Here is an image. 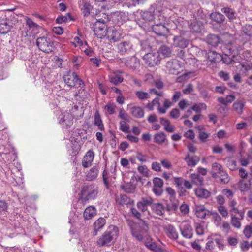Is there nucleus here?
<instances>
[{"label":"nucleus","mask_w":252,"mask_h":252,"mask_svg":"<svg viewBox=\"0 0 252 252\" xmlns=\"http://www.w3.org/2000/svg\"><path fill=\"white\" fill-rule=\"evenodd\" d=\"M15 9H8L5 11L3 15H0V33L5 34L7 33L17 22L18 20L15 18L14 14L9 15L8 13L13 11Z\"/></svg>","instance_id":"f257e3e1"},{"label":"nucleus","mask_w":252,"mask_h":252,"mask_svg":"<svg viewBox=\"0 0 252 252\" xmlns=\"http://www.w3.org/2000/svg\"><path fill=\"white\" fill-rule=\"evenodd\" d=\"M98 192V187L94 184H85L81 188L79 201L83 204L88 200L95 199Z\"/></svg>","instance_id":"f03ea898"},{"label":"nucleus","mask_w":252,"mask_h":252,"mask_svg":"<svg viewBox=\"0 0 252 252\" xmlns=\"http://www.w3.org/2000/svg\"><path fill=\"white\" fill-rule=\"evenodd\" d=\"M119 229L115 225H110L103 234L99 237L96 245L100 247L108 246L118 236Z\"/></svg>","instance_id":"7ed1b4c3"},{"label":"nucleus","mask_w":252,"mask_h":252,"mask_svg":"<svg viewBox=\"0 0 252 252\" xmlns=\"http://www.w3.org/2000/svg\"><path fill=\"white\" fill-rule=\"evenodd\" d=\"M64 81L65 84L69 87H76L77 88H80L78 93L74 94L75 97L80 96L81 94L84 91V83L80 79L78 75L75 72H69L67 75L64 76Z\"/></svg>","instance_id":"20e7f679"},{"label":"nucleus","mask_w":252,"mask_h":252,"mask_svg":"<svg viewBox=\"0 0 252 252\" xmlns=\"http://www.w3.org/2000/svg\"><path fill=\"white\" fill-rule=\"evenodd\" d=\"M36 44L41 51L45 53L51 52L54 48L53 41L47 37L38 38L36 40Z\"/></svg>","instance_id":"39448f33"},{"label":"nucleus","mask_w":252,"mask_h":252,"mask_svg":"<svg viewBox=\"0 0 252 252\" xmlns=\"http://www.w3.org/2000/svg\"><path fill=\"white\" fill-rule=\"evenodd\" d=\"M145 63L150 67L158 65L160 62L158 52H152L146 54L143 57Z\"/></svg>","instance_id":"423d86ee"},{"label":"nucleus","mask_w":252,"mask_h":252,"mask_svg":"<svg viewBox=\"0 0 252 252\" xmlns=\"http://www.w3.org/2000/svg\"><path fill=\"white\" fill-rule=\"evenodd\" d=\"M121 62L130 69L135 70L140 66V60L135 56L124 58L121 59Z\"/></svg>","instance_id":"0eeeda50"},{"label":"nucleus","mask_w":252,"mask_h":252,"mask_svg":"<svg viewBox=\"0 0 252 252\" xmlns=\"http://www.w3.org/2000/svg\"><path fill=\"white\" fill-rule=\"evenodd\" d=\"M107 32L106 24L100 21H97L94 25V32L99 38H102L106 36Z\"/></svg>","instance_id":"6e6552de"},{"label":"nucleus","mask_w":252,"mask_h":252,"mask_svg":"<svg viewBox=\"0 0 252 252\" xmlns=\"http://www.w3.org/2000/svg\"><path fill=\"white\" fill-rule=\"evenodd\" d=\"M111 42H117L120 40L122 37L121 32L114 28L109 27L107 29L106 36Z\"/></svg>","instance_id":"1a4fd4ad"},{"label":"nucleus","mask_w":252,"mask_h":252,"mask_svg":"<svg viewBox=\"0 0 252 252\" xmlns=\"http://www.w3.org/2000/svg\"><path fill=\"white\" fill-rule=\"evenodd\" d=\"M163 230L166 236L172 240H176L178 237V233L174 226L171 224H166L163 226Z\"/></svg>","instance_id":"9d476101"},{"label":"nucleus","mask_w":252,"mask_h":252,"mask_svg":"<svg viewBox=\"0 0 252 252\" xmlns=\"http://www.w3.org/2000/svg\"><path fill=\"white\" fill-rule=\"evenodd\" d=\"M117 48L122 55L129 54L133 50V45L129 41H124L117 44Z\"/></svg>","instance_id":"9b49d317"},{"label":"nucleus","mask_w":252,"mask_h":252,"mask_svg":"<svg viewBox=\"0 0 252 252\" xmlns=\"http://www.w3.org/2000/svg\"><path fill=\"white\" fill-rule=\"evenodd\" d=\"M73 116L68 112H64L60 116V123L63 128H68L73 124Z\"/></svg>","instance_id":"f8f14e48"},{"label":"nucleus","mask_w":252,"mask_h":252,"mask_svg":"<svg viewBox=\"0 0 252 252\" xmlns=\"http://www.w3.org/2000/svg\"><path fill=\"white\" fill-rule=\"evenodd\" d=\"M180 231L182 235L187 239H190L193 236L192 227L187 221H183L180 225Z\"/></svg>","instance_id":"ddd939ff"},{"label":"nucleus","mask_w":252,"mask_h":252,"mask_svg":"<svg viewBox=\"0 0 252 252\" xmlns=\"http://www.w3.org/2000/svg\"><path fill=\"white\" fill-rule=\"evenodd\" d=\"M124 72L121 70H115L110 72L109 75V79L110 82L114 84L117 85L123 81L124 78L121 75Z\"/></svg>","instance_id":"4468645a"},{"label":"nucleus","mask_w":252,"mask_h":252,"mask_svg":"<svg viewBox=\"0 0 252 252\" xmlns=\"http://www.w3.org/2000/svg\"><path fill=\"white\" fill-rule=\"evenodd\" d=\"M193 211L196 216L200 219L206 218L210 214V211L202 205H195L193 208Z\"/></svg>","instance_id":"2eb2a0df"},{"label":"nucleus","mask_w":252,"mask_h":252,"mask_svg":"<svg viewBox=\"0 0 252 252\" xmlns=\"http://www.w3.org/2000/svg\"><path fill=\"white\" fill-rule=\"evenodd\" d=\"M153 203V199L150 197H142L141 200L137 203V207L139 210L145 212L147 210L148 206H152Z\"/></svg>","instance_id":"dca6fc26"},{"label":"nucleus","mask_w":252,"mask_h":252,"mask_svg":"<svg viewBox=\"0 0 252 252\" xmlns=\"http://www.w3.org/2000/svg\"><path fill=\"white\" fill-rule=\"evenodd\" d=\"M153 31L158 35L166 36L168 33V29L164 24L155 23L152 27Z\"/></svg>","instance_id":"f3484780"},{"label":"nucleus","mask_w":252,"mask_h":252,"mask_svg":"<svg viewBox=\"0 0 252 252\" xmlns=\"http://www.w3.org/2000/svg\"><path fill=\"white\" fill-rule=\"evenodd\" d=\"M154 187L153 191L156 195L159 196L162 193V187L163 186V182L162 180L158 177L155 178L153 179Z\"/></svg>","instance_id":"a211bd4d"},{"label":"nucleus","mask_w":252,"mask_h":252,"mask_svg":"<svg viewBox=\"0 0 252 252\" xmlns=\"http://www.w3.org/2000/svg\"><path fill=\"white\" fill-rule=\"evenodd\" d=\"M166 68L170 73L176 74L178 72L179 69L181 67L179 62L176 60H172L167 62Z\"/></svg>","instance_id":"6ab92c4d"},{"label":"nucleus","mask_w":252,"mask_h":252,"mask_svg":"<svg viewBox=\"0 0 252 252\" xmlns=\"http://www.w3.org/2000/svg\"><path fill=\"white\" fill-rule=\"evenodd\" d=\"M94 153L91 150L87 152L82 160V165L84 167L87 168L90 166L94 158Z\"/></svg>","instance_id":"aec40b11"},{"label":"nucleus","mask_w":252,"mask_h":252,"mask_svg":"<svg viewBox=\"0 0 252 252\" xmlns=\"http://www.w3.org/2000/svg\"><path fill=\"white\" fill-rule=\"evenodd\" d=\"M184 160L188 166L194 167L200 161V158L196 155L190 156L189 154H188L185 157Z\"/></svg>","instance_id":"412c9836"},{"label":"nucleus","mask_w":252,"mask_h":252,"mask_svg":"<svg viewBox=\"0 0 252 252\" xmlns=\"http://www.w3.org/2000/svg\"><path fill=\"white\" fill-rule=\"evenodd\" d=\"M173 40V44L175 47L185 48L188 45V41L181 36H175Z\"/></svg>","instance_id":"4be33fe9"},{"label":"nucleus","mask_w":252,"mask_h":252,"mask_svg":"<svg viewBox=\"0 0 252 252\" xmlns=\"http://www.w3.org/2000/svg\"><path fill=\"white\" fill-rule=\"evenodd\" d=\"M99 167L98 166H94L87 172L86 179L88 181H92L96 179L98 176Z\"/></svg>","instance_id":"5701e85b"},{"label":"nucleus","mask_w":252,"mask_h":252,"mask_svg":"<svg viewBox=\"0 0 252 252\" xmlns=\"http://www.w3.org/2000/svg\"><path fill=\"white\" fill-rule=\"evenodd\" d=\"M198 131V138L202 142H206L210 134L206 132L204 127L199 126L196 127Z\"/></svg>","instance_id":"b1692460"},{"label":"nucleus","mask_w":252,"mask_h":252,"mask_svg":"<svg viewBox=\"0 0 252 252\" xmlns=\"http://www.w3.org/2000/svg\"><path fill=\"white\" fill-rule=\"evenodd\" d=\"M79 4L81 7V11L84 16H88L90 13L91 6L90 4L84 0H81L79 1Z\"/></svg>","instance_id":"393cba45"},{"label":"nucleus","mask_w":252,"mask_h":252,"mask_svg":"<svg viewBox=\"0 0 252 252\" xmlns=\"http://www.w3.org/2000/svg\"><path fill=\"white\" fill-rule=\"evenodd\" d=\"M96 213V210L94 207L91 206L85 210L83 216L85 219L89 220L94 217Z\"/></svg>","instance_id":"a878e982"},{"label":"nucleus","mask_w":252,"mask_h":252,"mask_svg":"<svg viewBox=\"0 0 252 252\" xmlns=\"http://www.w3.org/2000/svg\"><path fill=\"white\" fill-rule=\"evenodd\" d=\"M235 99V96L233 94L227 95L225 97H218V101L225 106L231 103Z\"/></svg>","instance_id":"bb28decb"},{"label":"nucleus","mask_w":252,"mask_h":252,"mask_svg":"<svg viewBox=\"0 0 252 252\" xmlns=\"http://www.w3.org/2000/svg\"><path fill=\"white\" fill-rule=\"evenodd\" d=\"M130 112L133 117L137 118H141L144 115L143 110L139 106H133L130 108Z\"/></svg>","instance_id":"cd10ccee"},{"label":"nucleus","mask_w":252,"mask_h":252,"mask_svg":"<svg viewBox=\"0 0 252 252\" xmlns=\"http://www.w3.org/2000/svg\"><path fill=\"white\" fill-rule=\"evenodd\" d=\"M245 105V104L243 101L237 100L233 103L232 108L237 114L241 115L243 112V109Z\"/></svg>","instance_id":"c85d7f7f"},{"label":"nucleus","mask_w":252,"mask_h":252,"mask_svg":"<svg viewBox=\"0 0 252 252\" xmlns=\"http://www.w3.org/2000/svg\"><path fill=\"white\" fill-rule=\"evenodd\" d=\"M153 211L158 215H162L165 212V208L161 203H153L152 205Z\"/></svg>","instance_id":"c756f323"},{"label":"nucleus","mask_w":252,"mask_h":252,"mask_svg":"<svg viewBox=\"0 0 252 252\" xmlns=\"http://www.w3.org/2000/svg\"><path fill=\"white\" fill-rule=\"evenodd\" d=\"M196 195L202 198H207L210 196V192L205 189L199 188L195 190Z\"/></svg>","instance_id":"7c9ffc66"},{"label":"nucleus","mask_w":252,"mask_h":252,"mask_svg":"<svg viewBox=\"0 0 252 252\" xmlns=\"http://www.w3.org/2000/svg\"><path fill=\"white\" fill-rule=\"evenodd\" d=\"M94 123L98 127V129L102 131L104 130V125L98 111L95 113Z\"/></svg>","instance_id":"2f4dec72"},{"label":"nucleus","mask_w":252,"mask_h":252,"mask_svg":"<svg viewBox=\"0 0 252 252\" xmlns=\"http://www.w3.org/2000/svg\"><path fill=\"white\" fill-rule=\"evenodd\" d=\"M219 178L220 181L222 184H227L229 181V178L227 173L225 171H220L215 173V176Z\"/></svg>","instance_id":"473e14b6"},{"label":"nucleus","mask_w":252,"mask_h":252,"mask_svg":"<svg viewBox=\"0 0 252 252\" xmlns=\"http://www.w3.org/2000/svg\"><path fill=\"white\" fill-rule=\"evenodd\" d=\"M237 203L235 200H231L229 203V206L231 208L230 212L238 214L240 215L241 219H243L244 218V214L241 212L236 207Z\"/></svg>","instance_id":"72a5a7b5"},{"label":"nucleus","mask_w":252,"mask_h":252,"mask_svg":"<svg viewBox=\"0 0 252 252\" xmlns=\"http://www.w3.org/2000/svg\"><path fill=\"white\" fill-rule=\"evenodd\" d=\"M251 183L250 181H246L243 180L239 182L238 188L241 192H247L250 189Z\"/></svg>","instance_id":"f704fd0d"},{"label":"nucleus","mask_w":252,"mask_h":252,"mask_svg":"<svg viewBox=\"0 0 252 252\" xmlns=\"http://www.w3.org/2000/svg\"><path fill=\"white\" fill-rule=\"evenodd\" d=\"M207 58L211 62H217L221 60V56L215 51H210L207 54Z\"/></svg>","instance_id":"c9c22d12"},{"label":"nucleus","mask_w":252,"mask_h":252,"mask_svg":"<svg viewBox=\"0 0 252 252\" xmlns=\"http://www.w3.org/2000/svg\"><path fill=\"white\" fill-rule=\"evenodd\" d=\"M213 240L220 250H224L225 245L223 244V238L221 236L215 234L213 235Z\"/></svg>","instance_id":"e433bc0d"},{"label":"nucleus","mask_w":252,"mask_h":252,"mask_svg":"<svg viewBox=\"0 0 252 252\" xmlns=\"http://www.w3.org/2000/svg\"><path fill=\"white\" fill-rule=\"evenodd\" d=\"M191 182L193 184L196 185H201L203 182V178L201 177L199 174L193 173L190 176Z\"/></svg>","instance_id":"4c0bfd02"},{"label":"nucleus","mask_w":252,"mask_h":252,"mask_svg":"<svg viewBox=\"0 0 252 252\" xmlns=\"http://www.w3.org/2000/svg\"><path fill=\"white\" fill-rule=\"evenodd\" d=\"M220 42L219 37L214 34H210L207 37V43L212 46H216Z\"/></svg>","instance_id":"58836bf2"},{"label":"nucleus","mask_w":252,"mask_h":252,"mask_svg":"<svg viewBox=\"0 0 252 252\" xmlns=\"http://www.w3.org/2000/svg\"><path fill=\"white\" fill-rule=\"evenodd\" d=\"M146 246L150 250L155 252H163L162 249L161 247L158 246L157 244L155 242H147L146 243Z\"/></svg>","instance_id":"ea45409f"},{"label":"nucleus","mask_w":252,"mask_h":252,"mask_svg":"<svg viewBox=\"0 0 252 252\" xmlns=\"http://www.w3.org/2000/svg\"><path fill=\"white\" fill-rule=\"evenodd\" d=\"M160 123L164 126V129L169 132H172L174 131L173 126L170 125L169 120L163 118L160 119Z\"/></svg>","instance_id":"a19ab883"},{"label":"nucleus","mask_w":252,"mask_h":252,"mask_svg":"<svg viewBox=\"0 0 252 252\" xmlns=\"http://www.w3.org/2000/svg\"><path fill=\"white\" fill-rule=\"evenodd\" d=\"M166 139V135L164 132H159L154 135V141L159 144L163 143Z\"/></svg>","instance_id":"79ce46f5"},{"label":"nucleus","mask_w":252,"mask_h":252,"mask_svg":"<svg viewBox=\"0 0 252 252\" xmlns=\"http://www.w3.org/2000/svg\"><path fill=\"white\" fill-rule=\"evenodd\" d=\"M106 220L104 218L100 217L94 223V229L97 231L101 229L105 224Z\"/></svg>","instance_id":"37998d69"},{"label":"nucleus","mask_w":252,"mask_h":252,"mask_svg":"<svg viewBox=\"0 0 252 252\" xmlns=\"http://www.w3.org/2000/svg\"><path fill=\"white\" fill-rule=\"evenodd\" d=\"M128 121L129 120H122L120 122V129L125 133H129L130 132L129 125L127 124Z\"/></svg>","instance_id":"c03bdc74"},{"label":"nucleus","mask_w":252,"mask_h":252,"mask_svg":"<svg viewBox=\"0 0 252 252\" xmlns=\"http://www.w3.org/2000/svg\"><path fill=\"white\" fill-rule=\"evenodd\" d=\"M158 52L159 53V55L161 54L164 57H168L170 56L172 50L169 47L163 45L160 47Z\"/></svg>","instance_id":"a18cd8bd"},{"label":"nucleus","mask_w":252,"mask_h":252,"mask_svg":"<svg viewBox=\"0 0 252 252\" xmlns=\"http://www.w3.org/2000/svg\"><path fill=\"white\" fill-rule=\"evenodd\" d=\"M116 105L113 103L108 102L104 107L106 114L112 115L115 113Z\"/></svg>","instance_id":"49530a36"},{"label":"nucleus","mask_w":252,"mask_h":252,"mask_svg":"<svg viewBox=\"0 0 252 252\" xmlns=\"http://www.w3.org/2000/svg\"><path fill=\"white\" fill-rule=\"evenodd\" d=\"M203 24L202 22L198 21H194L190 24V28L192 32H200L202 29Z\"/></svg>","instance_id":"de8ad7c7"},{"label":"nucleus","mask_w":252,"mask_h":252,"mask_svg":"<svg viewBox=\"0 0 252 252\" xmlns=\"http://www.w3.org/2000/svg\"><path fill=\"white\" fill-rule=\"evenodd\" d=\"M135 95L140 100H144L150 98V95L147 92L143 91H137L135 92Z\"/></svg>","instance_id":"09e8293b"},{"label":"nucleus","mask_w":252,"mask_h":252,"mask_svg":"<svg viewBox=\"0 0 252 252\" xmlns=\"http://www.w3.org/2000/svg\"><path fill=\"white\" fill-rule=\"evenodd\" d=\"M231 223L232 226L234 227L237 229H240L241 228V223L240 221V219L233 215H231Z\"/></svg>","instance_id":"8fccbe9b"},{"label":"nucleus","mask_w":252,"mask_h":252,"mask_svg":"<svg viewBox=\"0 0 252 252\" xmlns=\"http://www.w3.org/2000/svg\"><path fill=\"white\" fill-rule=\"evenodd\" d=\"M210 16L213 20L218 23L222 22L224 19V16L220 13H213Z\"/></svg>","instance_id":"3c124183"},{"label":"nucleus","mask_w":252,"mask_h":252,"mask_svg":"<svg viewBox=\"0 0 252 252\" xmlns=\"http://www.w3.org/2000/svg\"><path fill=\"white\" fill-rule=\"evenodd\" d=\"M70 146L71 147V149L70 150L71 151L70 154L76 155L78 153V151L79 149L80 146L79 144L75 141L73 142L71 141L70 144Z\"/></svg>","instance_id":"603ef678"},{"label":"nucleus","mask_w":252,"mask_h":252,"mask_svg":"<svg viewBox=\"0 0 252 252\" xmlns=\"http://www.w3.org/2000/svg\"><path fill=\"white\" fill-rule=\"evenodd\" d=\"M142 17L145 21L149 22L152 21L154 18L153 13L149 11L144 12L142 14Z\"/></svg>","instance_id":"864d4df0"},{"label":"nucleus","mask_w":252,"mask_h":252,"mask_svg":"<svg viewBox=\"0 0 252 252\" xmlns=\"http://www.w3.org/2000/svg\"><path fill=\"white\" fill-rule=\"evenodd\" d=\"M222 11L230 19H233L235 17V13L233 12L232 9L229 8H224Z\"/></svg>","instance_id":"5fc2aeb1"},{"label":"nucleus","mask_w":252,"mask_h":252,"mask_svg":"<svg viewBox=\"0 0 252 252\" xmlns=\"http://www.w3.org/2000/svg\"><path fill=\"white\" fill-rule=\"evenodd\" d=\"M243 234L245 237L247 238H249L252 235V224L251 223L250 225H247L245 226Z\"/></svg>","instance_id":"6e6d98bb"},{"label":"nucleus","mask_w":252,"mask_h":252,"mask_svg":"<svg viewBox=\"0 0 252 252\" xmlns=\"http://www.w3.org/2000/svg\"><path fill=\"white\" fill-rule=\"evenodd\" d=\"M227 243L229 246L235 247L238 243V239L236 237L229 236L227 238Z\"/></svg>","instance_id":"4d7b16f0"},{"label":"nucleus","mask_w":252,"mask_h":252,"mask_svg":"<svg viewBox=\"0 0 252 252\" xmlns=\"http://www.w3.org/2000/svg\"><path fill=\"white\" fill-rule=\"evenodd\" d=\"M208 217H211L212 219L217 222H219L221 220V217L218 214L217 212H211L210 211V214H209Z\"/></svg>","instance_id":"13d9d810"},{"label":"nucleus","mask_w":252,"mask_h":252,"mask_svg":"<svg viewBox=\"0 0 252 252\" xmlns=\"http://www.w3.org/2000/svg\"><path fill=\"white\" fill-rule=\"evenodd\" d=\"M239 246L242 251H247L250 247V245L248 241H243L240 243Z\"/></svg>","instance_id":"bf43d9fd"},{"label":"nucleus","mask_w":252,"mask_h":252,"mask_svg":"<svg viewBox=\"0 0 252 252\" xmlns=\"http://www.w3.org/2000/svg\"><path fill=\"white\" fill-rule=\"evenodd\" d=\"M122 188L126 193H131L133 192L135 189L134 186L130 184H127L126 186H122Z\"/></svg>","instance_id":"052dcab7"},{"label":"nucleus","mask_w":252,"mask_h":252,"mask_svg":"<svg viewBox=\"0 0 252 252\" xmlns=\"http://www.w3.org/2000/svg\"><path fill=\"white\" fill-rule=\"evenodd\" d=\"M26 23L30 28H37L38 27V25L36 23L34 22L31 18L28 17L26 19Z\"/></svg>","instance_id":"680f3d73"},{"label":"nucleus","mask_w":252,"mask_h":252,"mask_svg":"<svg viewBox=\"0 0 252 252\" xmlns=\"http://www.w3.org/2000/svg\"><path fill=\"white\" fill-rule=\"evenodd\" d=\"M217 208L219 212L222 216V217H227L228 214V211L223 205L219 206Z\"/></svg>","instance_id":"e2e57ef3"},{"label":"nucleus","mask_w":252,"mask_h":252,"mask_svg":"<svg viewBox=\"0 0 252 252\" xmlns=\"http://www.w3.org/2000/svg\"><path fill=\"white\" fill-rule=\"evenodd\" d=\"M184 179L181 177H175L174 179V184L179 188H182V186L184 184Z\"/></svg>","instance_id":"0e129e2a"},{"label":"nucleus","mask_w":252,"mask_h":252,"mask_svg":"<svg viewBox=\"0 0 252 252\" xmlns=\"http://www.w3.org/2000/svg\"><path fill=\"white\" fill-rule=\"evenodd\" d=\"M243 31L248 36H252V25H246L243 28Z\"/></svg>","instance_id":"69168bd1"},{"label":"nucleus","mask_w":252,"mask_h":252,"mask_svg":"<svg viewBox=\"0 0 252 252\" xmlns=\"http://www.w3.org/2000/svg\"><path fill=\"white\" fill-rule=\"evenodd\" d=\"M195 230L197 234L199 235H202L204 233V227L200 223L195 224Z\"/></svg>","instance_id":"338daca9"},{"label":"nucleus","mask_w":252,"mask_h":252,"mask_svg":"<svg viewBox=\"0 0 252 252\" xmlns=\"http://www.w3.org/2000/svg\"><path fill=\"white\" fill-rule=\"evenodd\" d=\"M138 171L139 173L145 176L148 175V169L145 165L139 166L138 167Z\"/></svg>","instance_id":"774afa93"}]
</instances>
